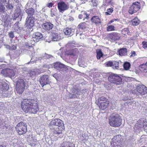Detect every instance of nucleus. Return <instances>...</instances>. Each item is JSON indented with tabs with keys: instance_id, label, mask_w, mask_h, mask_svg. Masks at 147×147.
I'll list each match as a JSON object with an SVG mask.
<instances>
[{
	"instance_id": "f257e3e1",
	"label": "nucleus",
	"mask_w": 147,
	"mask_h": 147,
	"mask_svg": "<svg viewBox=\"0 0 147 147\" xmlns=\"http://www.w3.org/2000/svg\"><path fill=\"white\" fill-rule=\"evenodd\" d=\"M109 119V124L111 126L118 127L121 124L122 119L118 114L112 113Z\"/></svg>"
},
{
	"instance_id": "f03ea898",
	"label": "nucleus",
	"mask_w": 147,
	"mask_h": 147,
	"mask_svg": "<svg viewBox=\"0 0 147 147\" xmlns=\"http://www.w3.org/2000/svg\"><path fill=\"white\" fill-rule=\"evenodd\" d=\"M122 138L121 135H117L114 136L111 142V147H121Z\"/></svg>"
},
{
	"instance_id": "7ed1b4c3",
	"label": "nucleus",
	"mask_w": 147,
	"mask_h": 147,
	"mask_svg": "<svg viewBox=\"0 0 147 147\" xmlns=\"http://www.w3.org/2000/svg\"><path fill=\"white\" fill-rule=\"evenodd\" d=\"M25 83L22 79H19L17 81L16 86V90L18 93L22 94L25 89Z\"/></svg>"
},
{
	"instance_id": "20e7f679",
	"label": "nucleus",
	"mask_w": 147,
	"mask_h": 147,
	"mask_svg": "<svg viewBox=\"0 0 147 147\" xmlns=\"http://www.w3.org/2000/svg\"><path fill=\"white\" fill-rule=\"evenodd\" d=\"M17 132L20 135L25 134L27 131L26 125L22 122L19 123L16 127Z\"/></svg>"
},
{
	"instance_id": "39448f33",
	"label": "nucleus",
	"mask_w": 147,
	"mask_h": 147,
	"mask_svg": "<svg viewBox=\"0 0 147 147\" xmlns=\"http://www.w3.org/2000/svg\"><path fill=\"white\" fill-rule=\"evenodd\" d=\"M108 79L111 83L116 85H120L122 83V79L121 77L114 74L110 75Z\"/></svg>"
},
{
	"instance_id": "423d86ee",
	"label": "nucleus",
	"mask_w": 147,
	"mask_h": 147,
	"mask_svg": "<svg viewBox=\"0 0 147 147\" xmlns=\"http://www.w3.org/2000/svg\"><path fill=\"white\" fill-rule=\"evenodd\" d=\"M54 67L59 71L62 74L67 72L68 70L67 66L60 62H56L54 65Z\"/></svg>"
},
{
	"instance_id": "0eeeda50",
	"label": "nucleus",
	"mask_w": 147,
	"mask_h": 147,
	"mask_svg": "<svg viewBox=\"0 0 147 147\" xmlns=\"http://www.w3.org/2000/svg\"><path fill=\"white\" fill-rule=\"evenodd\" d=\"M140 8V4L138 1L133 3L132 5L129 8V13L133 14L137 12Z\"/></svg>"
},
{
	"instance_id": "6e6552de",
	"label": "nucleus",
	"mask_w": 147,
	"mask_h": 147,
	"mask_svg": "<svg viewBox=\"0 0 147 147\" xmlns=\"http://www.w3.org/2000/svg\"><path fill=\"white\" fill-rule=\"evenodd\" d=\"M136 94L145 95L147 93V88L144 85L142 84L138 85L136 87Z\"/></svg>"
},
{
	"instance_id": "1a4fd4ad",
	"label": "nucleus",
	"mask_w": 147,
	"mask_h": 147,
	"mask_svg": "<svg viewBox=\"0 0 147 147\" xmlns=\"http://www.w3.org/2000/svg\"><path fill=\"white\" fill-rule=\"evenodd\" d=\"M57 5L58 10L60 12L63 13L69 8V5L63 1L58 3Z\"/></svg>"
},
{
	"instance_id": "9d476101",
	"label": "nucleus",
	"mask_w": 147,
	"mask_h": 147,
	"mask_svg": "<svg viewBox=\"0 0 147 147\" xmlns=\"http://www.w3.org/2000/svg\"><path fill=\"white\" fill-rule=\"evenodd\" d=\"M34 18L33 16H28L26 20L25 25L26 27L29 28H31L34 25Z\"/></svg>"
},
{
	"instance_id": "9b49d317",
	"label": "nucleus",
	"mask_w": 147,
	"mask_h": 147,
	"mask_svg": "<svg viewBox=\"0 0 147 147\" xmlns=\"http://www.w3.org/2000/svg\"><path fill=\"white\" fill-rule=\"evenodd\" d=\"M63 124L62 121L59 119H55L51 121L49 124V127L50 129H52L51 127L55 126L60 127Z\"/></svg>"
},
{
	"instance_id": "f8f14e48",
	"label": "nucleus",
	"mask_w": 147,
	"mask_h": 147,
	"mask_svg": "<svg viewBox=\"0 0 147 147\" xmlns=\"http://www.w3.org/2000/svg\"><path fill=\"white\" fill-rule=\"evenodd\" d=\"M40 82L42 87L44 85L49 84V79L48 75H45L40 77Z\"/></svg>"
},
{
	"instance_id": "ddd939ff",
	"label": "nucleus",
	"mask_w": 147,
	"mask_h": 147,
	"mask_svg": "<svg viewBox=\"0 0 147 147\" xmlns=\"http://www.w3.org/2000/svg\"><path fill=\"white\" fill-rule=\"evenodd\" d=\"M29 111L30 113H36L38 110V105L36 103H31Z\"/></svg>"
},
{
	"instance_id": "4468645a",
	"label": "nucleus",
	"mask_w": 147,
	"mask_h": 147,
	"mask_svg": "<svg viewBox=\"0 0 147 147\" xmlns=\"http://www.w3.org/2000/svg\"><path fill=\"white\" fill-rule=\"evenodd\" d=\"M30 104H30L29 102H22L21 105L23 111L25 112H28L30 107Z\"/></svg>"
},
{
	"instance_id": "2eb2a0df",
	"label": "nucleus",
	"mask_w": 147,
	"mask_h": 147,
	"mask_svg": "<svg viewBox=\"0 0 147 147\" xmlns=\"http://www.w3.org/2000/svg\"><path fill=\"white\" fill-rule=\"evenodd\" d=\"M9 89L8 84L2 80H0V90L2 92L6 91Z\"/></svg>"
},
{
	"instance_id": "dca6fc26",
	"label": "nucleus",
	"mask_w": 147,
	"mask_h": 147,
	"mask_svg": "<svg viewBox=\"0 0 147 147\" xmlns=\"http://www.w3.org/2000/svg\"><path fill=\"white\" fill-rule=\"evenodd\" d=\"M42 34L38 32H36L32 35V39L35 42H37L42 37Z\"/></svg>"
},
{
	"instance_id": "f3484780",
	"label": "nucleus",
	"mask_w": 147,
	"mask_h": 147,
	"mask_svg": "<svg viewBox=\"0 0 147 147\" xmlns=\"http://www.w3.org/2000/svg\"><path fill=\"white\" fill-rule=\"evenodd\" d=\"M108 102H95L99 106L100 109L104 110L106 109L108 106Z\"/></svg>"
},
{
	"instance_id": "a211bd4d",
	"label": "nucleus",
	"mask_w": 147,
	"mask_h": 147,
	"mask_svg": "<svg viewBox=\"0 0 147 147\" xmlns=\"http://www.w3.org/2000/svg\"><path fill=\"white\" fill-rule=\"evenodd\" d=\"M53 26V24L50 22H46L42 25V28L45 30L48 31L51 30Z\"/></svg>"
},
{
	"instance_id": "6ab92c4d",
	"label": "nucleus",
	"mask_w": 147,
	"mask_h": 147,
	"mask_svg": "<svg viewBox=\"0 0 147 147\" xmlns=\"http://www.w3.org/2000/svg\"><path fill=\"white\" fill-rule=\"evenodd\" d=\"M52 40L53 41H58L61 39L60 34L55 32L52 34Z\"/></svg>"
},
{
	"instance_id": "aec40b11",
	"label": "nucleus",
	"mask_w": 147,
	"mask_h": 147,
	"mask_svg": "<svg viewBox=\"0 0 147 147\" xmlns=\"http://www.w3.org/2000/svg\"><path fill=\"white\" fill-rule=\"evenodd\" d=\"M86 28V24L85 22L81 23L79 24L77 27V33L79 34L81 31L82 32V31Z\"/></svg>"
},
{
	"instance_id": "412c9836",
	"label": "nucleus",
	"mask_w": 147,
	"mask_h": 147,
	"mask_svg": "<svg viewBox=\"0 0 147 147\" xmlns=\"http://www.w3.org/2000/svg\"><path fill=\"white\" fill-rule=\"evenodd\" d=\"M65 34L66 35H72L74 33V30L70 28H67L63 30Z\"/></svg>"
},
{
	"instance_id": "4be33fe9",
	"label": "nucleus",
	"mask_w": 147,
	"mask_h": 147,
	"mask_svg": "<svg viewBox=\"0 0 147 147\" xmlns=\"http://www.w3.org/2000/svg\"><path fill=\"white\" fill-rule=\"evenodd\" d=\"M43 72V71H40L38 69H35L31 71V72L28 74V75L32 77H33L35 75H38L39 74Z\"/></svg>"
},
{
	"instance_id": "5701e85b",
	"label": "nucleus",
	"mask_w": 147,
	"mask_h": 147,
	"mask_svg": "<svg viewBox=\"0 0 147 147\" xmlns=\"http://www.w3.org/2000/svg\"><path fill=\"white\" fill-rule=\"evenodd\" d=\"M16 12L15 13V15L16 17L20 16L21 18L22 16L24 15L25 13L23 11H22L20 8H18L16 10Z\"/></svg>"
},
{
	"instance_id": "b1692460",
	"label": "nucleus",
	"mask_w": 147,
	"mask_h": 147,
	"mask_svg": "<svg viewBox=\"0 0 147 147\" xmlns=\"http://www.w3.org/2000/svg\"><path fill=\"white\" fill-rule=\"evenodd\" d=\"M91 21L96 24L101 23V21L100 18L98 16H94L91 19Z\"/></svg>"
},
{
	"instance_id": "393cba45",
	"label": "nucleus",
	"mask_w": 147,
	"mask_h": 147,
	"mask_svg": "<svg viewBox=\"0 0 147 147\" xmlns=\"http://www.w3.org/2000/svg\"><path fill=\"white\" fill-rule=\"evenodd\" d=\"M25 48L26 49L28 50V51H30L31 53H30V52H29V53L31 55L33 54V53H34L33 51V48L31 46V45H28V43L26 44L25 45Z\"/></svg>"
},
{
	"instance_id": "a878e982",
	"label": "nucleus",
	"mask_w": 147,
	"mask_h": 147,
	"mask_svg": "<svg viewBox=\"0 0 147 147\" xmlns=\"http://www.w3.org/2000/svg\"><path fill=\"white\" fill-rule=\"evenodd\" d=\"M140 70L144 72H147V62L145 63L140 65L139 67Z\"/></svg>"
},
{
	"instance_id": "bb28decb",
	"label": "nucleus",
	"mask_w": 147,
	"mask_h": 147,
	"mask_svg": "<svg viewBox=\"0 0 147 147\" xmlns=\"http://www.w3.org/2000/svg\"><path fill=\"white\" fill-rule=\"evenodd\" d=\"M26 12L28 14V16H32L34 14L35 10L34 9L32 8H30L27 9L25 10Z\"/></svg>"
},
{
	"instance_id": "cd10ccee",
	"label": "nucleus",
	"mask_w": 147,
	"mask_h": 147,
	"mask_svg": "<svg viewBox=\"0 0 147 147\" xmlns=\"http://www.w3.org/2000/svg\"><path fill=\"white\" fill-rule=\"evenodd\" d=\"M73 95L71 97H70V98H78L79 97V95H80L81 94L80 91L78 89H75L74 92H73Z\"/></svg>"
},
{
	"instance_id": "c85d7f7f",
	"label": "nucleus",
	"mask_w": 147,
	"mask_h": 147,
	"mask_svg": "<svg viewBox=\"0 0 147 147\" xmlns=\"http://www.w3.org/2000/svg\"><path fill=\"white\" fill-rule=\"evenodd\" d=\"M78 52V49L77 48H75L70 51L68 54L70 55L75 56L77 55Z\"/></svg>"
},
{
	"instance_id": "c756f323",
	"label": "nucleus",
	"mask_w": 147,
	"mask_h": 147,
	"mask_svg": "<svg viewBox=\"0 0 147 147\" xmlns=\"http://www.w3.org/2000/svg\"><path fill=\"white\" fill-rule=\"evenodd\" d=\"M127 50L126 48H123L119 50L118 51L119 55L121 56L125 55L127 54Z\"/></svg>"
},
{
	"instance_id": "7c9ffc66",
	"label": "nucleus",
	"mask_w": 147,
	"mask_h": 147,
	"mask_svg": "<svg viewBox=\"0 0 147 147\" xmlns=\"http://www.w3.org/2000/svg\"><path fill=\"white\" fill-rule=\"evenodd\" d=\"M0 1L1 2H0V12H3L5 11V8L1 2L5 3L6 2V0H0Z\"/></svg>"
},
{
	"instance_id": "2f4dec72",
	"label": "nucleus",
	"mask_w": 147,
	"mask_h": 147,
	"mask_svg": "<svg viewBox=\"0 0 147 147\" xmlns=\"http://www.w3.org/2000/svg\"><path fill=\"white\" fill-rule=\"evenodd\" d=\"M79 18L80 19L83 18V20H84L85 19H88V15L86 13H84L82 14L79 15Z\"/></svg>"
},
{
	"instance_id": "473e14b6",
	"label": "nucleus",
	"mask_w": 147,
	"mask_h": 147,
	"mask_svg": "<svg viewBox=\"0 0 147 147\" xmlns=\"http://www.w3.org/2000/svg\"><path fill=\"white\" fill-rule=\"evenodd\" d=\"M140 20L137 17L135 18L132 21V24L134 26L138 25L140 23Z\"/></svg>"
},
{
	"instance_id": "72a5a7b5",
	"label": "nucleus",
	"mask_w": 147,
	"mask_h": 147,
	"mask_svg": "<svg viewBox=\"0 0 147 147\" xmlns=\"http://www.w3.org/2000/svg\"><path fill=\"white\" fill-rule=\"evenodd\" d=\"M97 53V58L98 59H99L103 56V54L102 51L100 49H98L96 51Z\"/></svg>"
},
{
	"instance_id": "f704fd0d",
	"label": "nucleus",
	"mask_w": 147,
	"mask_h": 147,
	"mask_svg": "<svg viewBox=\"0 0 147 147\" xmlns=\"http://www.w3.org/2000/svg\"><path fill=\"white\" fill-rule=\"evenodd\" d=\"M130 64L128 62H125L123 64V67L125 69V70H128L130 67Z\"/></svg>"
},
{
	"instance_id": "c9c22d12",
	"label": "nucleus",
	"mask_w": 147,
	"mask_h": 147,
	"mask_svg": "<svg viewBox=\"0 0 147 147\" xmlns=\"http://www.w3.org/2000/svg\"><path fill=\"white\" fill-rule=\"evenodd\" d=\"M119 67V62L117 61L113 62V68L114 69H117Z\"/></svg>"
},
{
	"instance_id": "e433bc0d",
	"label": "nucleus",
	"mask_w": 147,
	"mask_h": 147,
	"mask_svg": "<svg viewBox=\"0 0 147 147\" xmlns=\"http://www.w3.org/2000/svg\"><path fill=\"white\" fill-rule=\"evenodd\" d=\"M3 20H4V22H8L10 21L11 18L9 15H6L5 17H3Z\"/></svg>"
},
{
	"instance_id": "4c0bfd02",
	"label": "nucleus",
	"mask_w": 147,
	"mask_h": 147,
	"mask_svg": "<svg viewBox=\"0 0 147 147\" xmlns=\"http://www.w3.org/2000/svg\"><path fill=\"white\" fill-rule=\"evenodd\" d=\"M115 27L113 25H110L108 26L107 28V30L108 31H111L114 30Z\"/></svg>"
},
{
	"instance_id": "58836bf2",
	"label": "nucleus",
	"mask_w": 147,
	"mask_h": 147,
	"mask_svg": "<svg viewBox=\"0 0 147 147\" xmlns=\"http://www.w3.org/2000/svg\"><path fill=\"white\" fill-rule=\"evenodd\" d=\"M70 144H69L68 143H63L62 144L61 146H60V147H71L70 146Z\"/></svg>"
},
{
	"instance_id": "ea45409f",
	"label": "nucleus",
	"mask_w": 147,
	"mask_h": 147,
	"mask_svg": "<svg viewBox=\"0 0 147 147\" xmlns=\"http://www.w3.org/2000/svg\"><path fill=\"white\" fill-rule=\"evenodd\" d=\"M8 35L9 37L11 38H13L14 37V34L13 32H11L9 33Z\"/></svg>"
},
{
	"instance_id": "a19ab883",
	"label": "nucleus",
	"mask_w": 147,
	"mask_h": 147,
	"mask_svg": "<svg viewBox=\"0 0 147 147\" xmlns=\"http://www.w3.org/2000/svg\"><path fill=\"white\" fill-rule=\"evenodd\" d=\"M106 63L107 66L108 67H113V62L109 61L107 62Z\"/></svg>"
},
{
	"instance_id": "79ce46f5",
	"label": "nucleus",
	"mask_w": 147,
	"mask_h": 147,
	"mask_svg": "<svg viewBox=\"0 0 147 147\" xmlns=\"http://www.w3.org/2000/svg\"><path fill=\"white\" fill-rule=\"evenodd\" d=\"M98 101H106L107 100L104 96H102L98 99Z\"/></svg>"
},
{
	"instance_id": "37998d69",
	"label": "nucleus",
	"mask_w": 147,
	"mask_h": 147,
	"mask_svg": "<svg viewBox=\"0 0 147 147\" xmlns=\"http://www.w3.org/2000/svg\"><path fill=\"white\" fill-rule=\"evenodd\" d=\"M142 44L143 47L147 49V42L143 41L142 42Z\"/></svg>"
},
{
	"instance_id": "c03bdc74",
	"label": "nucleus",
	"mask_w": 147,
	"mask_h": 147,
	"mask_svg": "<svg viewBox=\"0 0 147 147\" xmlns=\"http://www.w3.org/2000/svg\"><path fill=\"white\" fill-rule=\"evenodd\" d=\"M97 0H90V1L93 3V6H96V2H97Z\"/></svg>"
},
{
	"instance_id": "a18cd8bd",
	"label": "nucleus",
	"mask_w": 147,
	"mask_h": 147,
	"mask_svg": "<svg viewBox=\"0 0 147 147\" xmlns=\"http://www.w3.org/2000/svg\"><path fill=\"white\" fill-rule=\"evenodd\" d=\"M16 49V45H13L12 46H10V49L11 50H15Z\"/></svg>"
},
{
	"instance_id": "49530a36",
	"label": "nucleus",
	"mask_w": 147,
	"mask_h": 147,
	"mask_svg": "<svg viewBox=\"0 0 147 147\" xmlns=\"http://www.w3.org/2000/svg\"><path fill=\"white\" fill-rule=\"evenodd\" d=\"M119 38V37L118 36H113L112 37V39L114 41H115L118 39Z\"/></svg>"
},
{
	"instance_id": "de8ad7c7",
	"label": "nucleus",
	"mask_w": 147,
	"mask_h": 147,
	"mask_svg": "<svg viewBox=\"0 0 147 147\" xmlns=\"http://www.w3.org/2000/svg\"><path fill=\"white\" fill-rule=\"evenodd\" d=\"M6 7L7 8L9 9H11L13 8V6H12V5L10 4H7L6 5Z\"/></svg>"
},
{
	"instance_id": "09e8293b",
	"label": "nucleus",
	"mask_w": 147,
	"mask_h": 147,
	"mask_svg": "<svg viewBox=\"0 0 147 147\" xmlns=\"http://www.w3.org/2000/svg\"><path fill=\"white\" fill-rule=\"evenodd\" d=\"M53 4L52 3H48L47 4V6L49 8L53 6Z\"/></svg>"
},
{
	"instance_id": "8fccbe9b",
	"label": "nucleus",
	"mask_w": 147,
	"mask_h": 147,
	"mask_svg": "<svg viewBox=\"0 0 147 147\" xmlns=\"http://www.w3.org/2000/svg\"><path fill=\"white\" fill-rule=\"evenodd\" d=\"M118 20V19H114L113 20H111L110 22H109V24H110L111 23L115 21H116Z\"/></svg>"
},
{
	"instance_id": "3c124183",
	"label": "nucleus",
	"mask_w": 147,
	"mask_h": 147,
	"mask_svg": "<svg viewBox=\"0 0 147 147\" xmlns=\"http://www.w3.org/2000/svg\"><path fill=\"white\" fill-rule=\"evenodd\" d=\"M44 58L45 59L46 58L48 59L50 58V56L47 54H45V56H44Z\"/></svg>"
},
{
	"instance_id": "603ef678",
	"label": "nucleus",
	"mask_w": 147,
	"mask_h": 147,
	"mask_svg": "<svg viewBox=\"0 0 147 147\" xmlns=\"http://www.w3.org/2000/svg\"><path fill=\"white\" fill-rule=\"evenodd\" d=\"M107 11L110 13H111L113 11V10L111 8H109L107 10Z\"/></svg>"
},
{
	"instance_id": "864d4df0",
	"label": "nucleus",
	"mask_w": 147,
	"mask_h": 147,
	"mask_svg": "<svg viewBox=\"0 0 147 147\" xmlns=\"http://www.w3.org/2000/svg\"><path fill=\"white\" fill-rule=\"evenodd\" d=\"M53 76L56 79H57V74H55L53 75Z\"/></svg>"
},
{
	"instance_id": "5fc2aeb1",
	"label": "nucleus",
	"mask_w": 147,
	"mask_h": 147,
	"mask_svg": "<svg viewBox=\"0 0 147 147\" xmlns=\"http://www.w3.org/2000/svg\"><path fill=\"white\" fill-rule=\"evenodd\" d=\"M5 47L7 49H10V45H5Z\"/></svg>"
},
{
	"instance_id": "6e6d98bb",
	"label": "nucleus",
	"mask_w": 147,
	"mask_h": 147,
	"mask_svg": "<svg viewBox=\"0 0 147 147\" xmlns=\"http://www.w3.org/2000/svg\"><path fill=\"white\" fill-rule=\"evenodd\" d=\"M55 133L56 134H59L61 133V131H55Z\"/></svg>"
},
{
	"instance_id": "4d7b16f0",
	"label": "nucleus",
	"mask_w": 147,
	"mask_h": 147,
	"mask_svg": "<svg viewBox=\"0 0 147 147\" xmlns=\"http://www.w3.org/2000/svg\"><path fill=\"white\" fill-rule=\"evenodd\" d=\"M143 127L144 129H145V130H146V131L147 132V125H144Z\"/></svg>"
},
{
	"instance_id": "13d9d810",
	"label": "nucleus",
	"mask_w": 147,
	"mask_h": 147,
	"mask_svg": "<svg viewBox=\"0 0 147 147\" xmlns=\"http://www.w3.org/2000/svg\"><path fill=\"white\" fill-rule=\"evenodd\" d=\"M51 16L52 17H53L54 16H55V15L54 14V13L52 11H51Z\"/></svg>"
},
{
	"instance_id": "bf43d9fd",
	"label": "nucleus",
	"mask_w": 147,
	"mask_h": 147,
	"mask_svg": "<svg viewBox=\"0 0 147 147\" xmlns=\"http://www.w3.org/2000/svg\"><path fill=\"white\" fill-rule=\"evenodd\" d=\"M131 54H132L134 56H135L136 55L135 52V51L132 52H131Z\"/></svg>"
},
{
	"instance_id": "052dcab7",
	"label": "nucleus",
	"mask_w": 147,
	"mask_h": 147,
	"mask_svg": "<svg viewBox=\"0 0 147 147\" xmlns=\"http://www.w3.org/2000/svg\"><path fill=\"white\" fill-rule=\"evenodd\" d=\"M110 13L108 11L106 12L105 13L106 15H110V13Z\"/></svg>"
},
{
	"instance_id": "680f3d73",
	"label": "nucleus",
	"mask_w": 147,
	"mask_h": 147,
	"mask_svg": "<svg viewBox=\"0 0 147 147\" xmlns=\"http://www.w3.org/2000/svg\"><path fill=\"white\" fill-rule=\"evenodd\" d=\"M3 123V122L2 121L1 119H0V125H1Z\"/></svg>"
},
{
	"instance_id": "e2e57ef3",
	"label": "nucleus",
	"mask_w": 147,
	"mask_h": 147,
	"mask_svg": "<svg viewBox=\"0 0 147 147\" xmlns=\"http://www.w3.org/2000/svg\"><path fill=\"white\" fill-rule=\"evenodd\" d=\"M75 11L73 10H71L70 13H74Z\"/></svg>"
},
{
	"instance_id": "0e129e2a",
	"label": "nucleus",
	"mask_w": 147,
	"mask_h": 147,
	"mask_svg": "<svg viewBox=\"0 0 147 147\" xmlns=\"http://www.w3.org/2000/svg\"><path fill=\"white\" fill-rule=\"evenodd\" d=\"M134 55L132 54H131V55L130 56V57H134Z\"/></svg>"
},
{
	"instance_id": "69168bd1",
	"label": "nucleus",
	"mask_w": 147,
	"mask_h": 147,
	"mask_svg": "<svg viewBox=\"0 0 147 147\" xmlns=\"http://www.w3.org/2000/svg\"><path fill=\"white\" fill-rule=\"evenodd\" d=\"M0 147H6L2 145H0Z\"/></svg>"
},
{
	"instance_id": "338daca9",
	"label": "nucleus",
	"mask_w": 147,
	"mask_h": 147,
	"mask_svg": "<svg viewBox=\"0 0 147 147\" xmlns=\"http://www.w3.org/2000/svg\"><path fill=\"white\" fill-rule=\"evenodd\" d=\"M102 113H100L99 114V115L98 116H99L100 115H101L102 114Z\"/></svg>"
},
{
	"instance_id": "774afa93",
	"label": "nucleus",
	"mask_w": 147,
	"mask_h": 147,
	"mask_svg": "<svg viewBox=\"0 0 147 147\" xmlns=\"http://www.w3.org/2000/svg\"><path fill=\"white\" fill-rule=\"evenodd\" d=\"M27 100H28V101H30V99H29H29H28Z\"/></svg>"
}]
</instances>
